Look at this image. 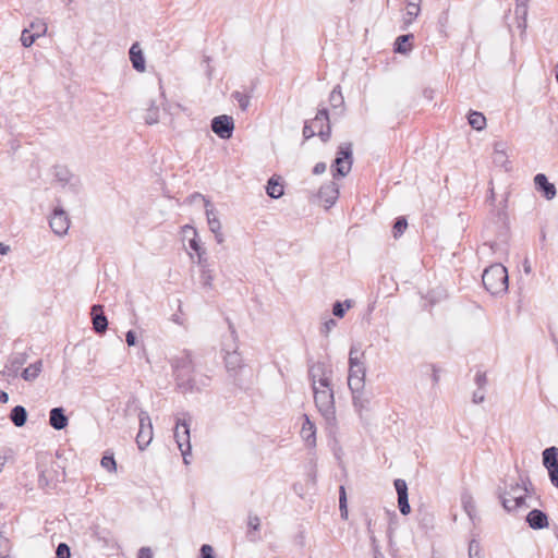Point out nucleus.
I'll list each match as a JSON object with an SVG mask.
<instances>
[{"label": "nucleus", "mask_w": 558, "mask_h": 558, "mask_svg": "<svg viewBox=\"0 0 558 558\" xmlns=\"http://www.w3.org/2000/svg\"><path fill=\"white\" fill-rule=\"evenodd\" d=\"M171 366L173 368L177 386L182 392L196 389V383L193 377L194 363L190 351L184 350L181 355L172 359Z\"/></svg>", "instance_id": "nucleus-1"}, {"label": "nucleus", "mask_w": 558, "mask_h": 558, "mask_svg": "<svg viewBox=\"0 0 558 558\" xmlns=\"http://www.w3.org/2000/svg\"><path fill=\"white\" fill-rule=\"evenodd\" d=\"M302 133L304 141L317 135L322 142L327 143L331 137V126L327 108L323 107L318 109L313 119L306 120Z\"/></svg>", "instance_id": "nucleus-2"}, {"label": "nucleus", "mask_w": 558, "mask_h": 558, "mask_svg": "<svg viewBox=\"0 0 558 558\" xmlns=\"http://www.w3.org/2000/svg\"><path fill=\"white\" fill-rule=\"evenodd\" d=\"M366 367L364 363V352L360 347L353 344L349 352V389L359 390L365 386Z\"/></svg>", "instance_id": "nucleus-3"}, {"label": "nucleus", "mask_w": 558, "mask_h": 558, "mask_svg": "<svg viewBox=\"0 0 558 558\" xmlns=\"http://www.w3.org/2000/svg\"><path fill=\"white\" fill-rule=\"evenodd\" d=\"M484 288L493 295L504 293L508 289V272L504 265L495 263L487 267L482 276Z\"/></svg>", "instance_id": "nucleus-4"}, {"label": "nucleus", "mask_w": 558, "mask_h": 558, "mask_svg": "<svg viewBox=\"0 0 558 558\" xmlns=\"http://www.w3.org/2000/svg\"><path fill=\"white\" fill-rule=\"evenodd\" d=\"M314 395V402L328 424H332L336 421V407H335V393L332 386L320 387L314 386L312 387Z\"/></svg>", "instance_id": "nucleus-5"}, {"label": "nucleus", "mask_w": 558, "mask_h": 558, "mask_svg": "<svg viewBox=\"0 0 558 558\" xmlns=\"http://www.w3.org/2000/svg\"><path fill=\"white\" fill-rule=\"evenodd\" d=\"M352 162V144H341L338 148L337 157L333 163L331 165L333 178L345 177L351 171Z\"/></svg>", "instance_id": "nucleus-6"}, {"label": "nucleus", "mask_w": 558, "mask_h": 558, "mask_svg": "<svg viewBox=\"0 0 558 558\" xmlns=\"http://www.w3.org/2000/svg\"><path fill=\"white\" fill-rule=\"evenodd\" d=\"M332 369L325 362L308 361V379L312 387H327L331 384Z\"/></svg>", "instance_id": "nucleus-7"}, {"label": "nucleus", "mask_w": 558, "mask_h": 558, "mask_svg": "<svg viewBox=\"0 0 558 558\" xmlns=\"http://www.w3.org/2000/svg\"><path fill=\"white\" fill-rule=\"evenodd\" d=\"M173 437L181 451L184 463L189 464L187 456L191 453L190 425L184 418L177 420Z\"/></svg>", "instance_id": "nucleus-8"}, {"label": "nucleus", "mask_w": 558, "mask_h": 558, "mask_svg": "<svg viewBox=\"0 0 558 558\" xmlns=\"http://www.w3.org/2000/svg\"><path fill=\"white\" fill-rule=\"evenodd\" d=\"M140 428L136 435V444L140 450H144L153 439V424L148 412L141 410L138 413Z\"/></svg>", "instance_id": "nucleus-9"}, {"label": "nucleus", "mask_w": 558, "mask_h": 558, "mask_svg": "<svg viewBox=\"0 0 558 558\" xmlns=\"http://www.w3.org/2000/svg\"><path fill=\"white\" fill-rule=\"evenodd\" d=\"M210 128L221 140H229L234 131L233 118L227 114L217 116L211 120Z\"/></svg>", "instance_id": "nucleus-10"}, {"label": "nucleus", "mask_w": 558, "mask_h": 558, "mask_svg": "<svg viewBox=\"0 0 558 558\" xmlns=\"http://www.w3.org/2000/svg\"><path fill=\"white\" fill-rule=\"evenodd\" d=\"M204 206L209 230L214 233L217 243L221 244L225 241V236L221 231V222L217 216V211L209 199H204Z\"/></svg>", "instance_id": "nucleus-11"}, {"label": "nucleus", "mask_w": 558, "mask_h": 558, "mask_svg": "<svg viewBox=\"0 0 558 558\" xmlns=\"http://www.w3.org/2000/svg\"><path fill=\"white\" fill-rule=\"evenodd\" d=\"M49 225L57 235L66 234L70 227L68 214L61 207H56L49 220Z\"/></svg>", "instance_id": "nucleus-12"}, {"label": "nucleus", "mask_w": 558, "mask_h": 558, "mask_svg": "<svg viewBox=\"0 0 558 558\" xmlns=\"http://www.w3.org/2000/svg\"><path fill=\"white\" fill-rule=\"evenodd\" d=\"M90 315L95 332L104 333L108 328V319L104 313V306L100 304L93 305Z\"/></svg>", "instance_id": "nucleus-13"}, {"label": "nucleus", "mask_w": 558, "mask_h": 558, "mask_svg": "<svg viewBox=\"0 0 558 558\" xmlns=\"http://www.w3.org/2000/svg\"><path fill=\"white\" fill-rule=\"evenodd\" d=\"M318 197L327 204V207L332 206L339 197V187L337 183L330 181L320 186Z\"/></svg>", "instance_id": "nucleus-14"}, {"label": "nucleus", "mask_w": 558, "mask_h": 558, "mask_svg": "<svg viewBox=\"0 0 558 558\" xmlns=\"http://www.w3.org/2000/svg\"><path fill=\"white\" fill-rule=\"evenodd\" d=\"M534 184L536 190L541 192L546 199H553L556 196L555 185L548 182L544 173H537L534 177Z\"/></svg>", "instance_id": "nucleus-15"}, {"label": "nucleus", "mask_w": 558, "mask_h": 558, "mask_svg": "<svg viewBox=\"0 0 558 558\" xmlns=\"http://www.w3.org/2000/svg\"><path fill=\"white\" fill-rule=\"evenodd\" d=\"M525 520L529 526L533 530H542L548 526V515L538 509L531 510Z\"/></svg>", "instance_id": "nucleus-16"}, {"label": "nucleus", "mask_w": 558, "mask_h": 558, "mask_svg": "<svg viewBox=\"0 0 558 558\" xmlns=\"http://www.w3.org/2000/svg\"><path fill=\"white\" fill-rule=\"evenodd\" d=\"M301 437L307 447L314 448L316 446V427L306 414H304V422L301 428Z\"/></svg>", "instance_id": "nucleus-17"}, {"label": "nucleus", "mask_w": 558, "mask_h": 558, "mask_svg": "<svg viewBox=\"0 0 558 558\" xmlns=\"http://www.w3.org/2000/svg\"><path fill=\"white\" fill-rule=\"evenodd\" d=\"M49 424L52 428H54L57 430H61L68 426L69 418L65 415L63 408L59 407V408H53L50 410Z\"/></svg>", "instance_id": "nucleus-18"}, {"label": "nucleus", "mask_w": 558, "mask_h": 558, "mask_svg": "<svg viewBox=\"0 0 558 558\" xmlns=\"http://www.w3.org/2000/svg\"><path fill=\"white\" fill-rule=\"evenodd\" d=\"M225 364L227 371L232 376H235L238 374V371L241 369L243 366V360L238 350L227 352V354L225 355Z\"/></svg>", "instance_id": "nucleus-19"}, {"label": "nucleus", "mask_w": 558, "mask_h": 558, "mask_svg": "<svg viewBox=\"0 0 558 558\" xmlns=\"http://www.w3.org/2000/svg\"><path fill=\"white\" fill-rule=\"evenodd\" d=\"M526 495L527 494L525 493V495L513 496L512 499H510V498L506 497L505 493H499V500H500L502 507L505 508V510L510 512V511L517 510L521 507H526V504H525Z\"/></svg>", "instance_id": "nucleus-20"}, {"label": "nucleus", "mask_w": 558, "mask_h": 558, "mask_svg": "<svg viewBox=\"0 0 558 558\" xmlns=\"http://www.w3.org/2000/svg\"><path fill=\"white\" fill-rule=\"evenodd\" d=\"M352 393V401L354 409L362 414V411L368 410L369 398L364 392V388H360L359 390L350 389Z\"/></svg>", "instance_id": "nucleus-21"}, {"label": "nucleus", "mask_w": 558, "mask_h": 558, "mask_svg": "<svg viewBox=\"0 0 558 558\" xmlns=\"http://www.w3.org/2000/svg\"><path fill=\"white\" fill-rule=\"evenodd\" d=\"M129 54L133 68L138 72H143L145 70V59L137 43L131 46Z\"/></svg>", "instance_id": "nucleus-22"}, {"label": "nucleus", "mask_w": 558, "mask_h": 558, "mask_svg": "<svg viewBox=\"0 0 558 558\" xmlns=\"http://www.w3.org/2000/svg\"><path fill=\"white\" fill-rule=\"evenodd\" d=\"M522 485L520 483L511 484L509 487V490H502L501 487H498L497 495L499 496V493H505L506 497L512 499L513 496H519L517 493L518 490L522 489L526 494H530V488H532L531 481L526 477V480H521Z\"/></svg>", "instance_id": "nucleus-23"}, {"label": "nucleus", "mask_w": 558, "mask_h": 558, "mask_svg": "<svg viewBox=\"0 0 558 558\" xmlns=\"http://www.w3.org/2000/svg\"><path fill=\"white\" fill-rule=\"evenodd\" d=\"M27 411L23 405H15L10 412V420L16 427H22L27 421Z\"/></svg>", "instance_id": "nucleus-24"}, {"label": "nucleus", "mask_w": 558, "mask_h": 558, "mask_svg": "<svg viewBox=\"0 0 558 558\" xmlns=\"http://www.w3.org/2000/svg\"><path fill=\"white\" fill-rule=\"evenodd\" d=\"M543 464L546 469L558 468V448L553 446L543 451Z\"/></svg>", "instance_id": "nucleus-25"}, {"label": "nucleus", "mask_w": 558, "mask_h": 558, "mask_svg": "<svg viewBox=\"0 0 558 558\" xmlns=\"http://www.w3.org/2000/svg\"><path fill=\"white\" fill-rule=\"evenodd\" d=\"M41 368L43 362L41 360H38L35 363L29 364L26 368H24L21 376L26 381H33L39 376Z\"/></svg>", "instance_id": "nucleus-26"}, {"label": "nucleus", "mask_w": 558, "mask_h": 558, "mask_svg": "<svg viewBox=\"0 0 558 558\" xmlns=\"http://www.w3.org/2000/svg\"><path fill=\"white\" fill-rule=\"evenodd\" d=\"M469 124L476 131H482L486 126V118L482 112L471 110L468 114Z\"/></svg>", "instance_id": "nucleus-27"}, {"label": "nucleus", "mask_w": 558, "mask_h": 558, "mask_svg": "<svg viewBox=\"0 0 558 558\" xmlns=\"http://www.w3.org/2000/svg\"><path fill=\"white\" fill-rule=\"evenodd\" d=\"M266 193L271 198H279L283 195V185L279 182V179L272 177L268 180Z\"/></svg>", "instance_id": "nucleus-28"}, {"label": "nucleus", "mask_w": 558, "mask_h": 558, "mask_svg": "<svg viewBox=\"0 0 558 558\" xmlns=\"http://www.w3.org/2000/svg\"><path fill=\"white\" fill-rule=\"evenodd\" d=\"M413 38H414V36L412 34H405V35L399 36L395 43V52L405 54L409 51H411L410 40Z\"/></svg>", "instance_id": "nucleus-29"}, {"label": "nucleus", "mask_w": 558, "mask_h": 558, "mask_svg": "<svg viewBox=\"0 0 558 558\" xmlns=\"http://www.w3.org/2000/svg\"><path fill=\"white\" fill-rule=\"evenodd\" d=\"M53 171V175L56 180L62 185L65 186L68 183H70L73 174L65 166H56Z\"/></svg>", "instance_id": "nucleus-30"}, {"label": "nucleus", "mask_w": 558, "mask_h": 558, "mask_svg": "<svg viewBox=\"0 0 558 558\" xmlns=\"http://www.w3.org/2000/svg\"><path fill=\"white\" fill-rule=\"evenodd\" d=\"M493 161L496 166L506 167L508 157L502 143H496L494 147Z\"/></svg>", "instance_id": "nucleus-31"}, {"label": "nucleus", "mask_w": 558, "mask_h": 558, "mask_svg": "<svg viewBox=\"0 0 558 558\" xmlns=\"http://www.w3.org/2000/svg\"><path fill=\"white\" fill-rule=\"evenodd\" d=\"M247 538L251 542H256L258 537L254 534V532H257L260 527V519L256 514H248L247 518Z\"/></svg>", "instance_id": "nucleus-32"}, {"label": "nucleus", "mask_w": 558, "mask_h": 558, "mask_svg": "<svg viewBox=\"0 0 558 558\" xmlns=\"http://www.w3.org/2000/svg\"><path fill=\"white\" fill-rule=\"evenodd\" d=\"M515 15L522 19V22L518 24V27L523 31L526 27V15H527V2L529 0H515Z\"/></svg>", "instance_id": "nucleus-33"}, {"label": "nucleus", "mask_w": 558, "mask_h": 558, "mask_svg": "<svg viewBox=\"0 0 558 558\" xmlns=\"http://www.w3.org/2000/svg\"><path fill=\"white\" fill-rule=\"evenodd\" d=\"M27 361V355L25 353H16L10 357L7 367L10 372H17L22 365H24Z\"/></svg>", "instance_id": "nucleus-34"}, {"label": "nucleus", "mask_w": 558, "mask_h": 558, "mask_svg": "<svg viewBox=\"0 0 558 558\" xmlns=\"http://www.w3.org/2000/svg\"><path fill=\"white\" fill-rule=\"evenodd\" d=\"M329 102L333 109L342 108L344 106V98L341 93V87L339 85L335 86L329 95Z\"/></svg>", "instance_id": "nucleus-35"}, {"label": "nucleus", "mask_w": 558, "mask_h": 558, "mask_svg": "<svg viewBox=\"0 0 558 558\" xmlns=\"http://www.w3.org/2000/svg\"><path fill=\"white\" fill-rule=\"evenodd\" d=\"M462 506L470 517V519H473L474 512H475V504L472 498V496L468 493H464L461 497Z\"/></svg>", "instance_id": "nucleus-36"}, {"label": "nucleus", "mask_w": 558, "mask_h": 558, "mask_svg": "<svg viewBox=\"0 0 558 558\" xmlns=\"http://www.w3.org/2000/svg\"><path fill=\"white\" fill-rule=\"evenodd\" d=\"M214 281V275L211 269H209V265H204L201 274V282L204 288L211 289Z\"/></svg>", "instance_id": "nucleus-37"}, {"label": "nucleus", "mask_w": 558, "mask_h": 558, "mask_svg": "<svg viewBox=\"0 0 558 558\" xmlns=\"http://www.w3.org/2000/svg\"><path fill=\"white\" fill-rule=\"evenodd\" d=\"M232 98L234 100L238 101L239 104V107L241 108V110L245 111L247 110L248 106H250V101H251V96L250 95H246V94H243L241 92H233L232 93Z\"/></svg>", "instance_id": "nucleus-38"}, {"label": "nucleus", "mask_w": 558, "mask_h": 558, "mask_svg": "<svg viewBox=\"0 0 558 558\" xmlns=\"http://www.w3.org/2000/svg\"><path fill=\"white\" fill-rule=\"evenodd\" d=\"M408 227V221L405 219V217H398L396 220H395V223L392 226V233H393V236L395 238H399L400 235L403 234V232L405 231Z\"/></svg>", "instance_id": "nucleus-39"}, {"label": "nucleus", "mask_w": 558, "mask_h": 558, "mask_svg": "<svg viewBox=\"0 0 558 558\" xmlns=\"http://www.w3.org/2000/svg\"><path fill=\"white\" fill-rule=\"evenodd\" d=\"M469 558H484L481 544L476 539H471L469 543Z\"/></svg>", "instance_id": "nucleus-40"}, {"label": "nucleus", "mask_w": 558, "mask_h": 558, "mask_svg": "<svg viewBox=\"0 0 558 558\" xmlns=\"http://www.w3.org/2000/svg\"><path fill=\"white\" fill-rule=\"evenodd\" d=\"M351 307V301L347 300L344 303L337 301L332 306V314L336 317L342 318L345 314V311Z\"/></svg>", "instance_id": "nucleus-41"}, {"label": "nucleus", "mask_w": 558, "mask_h": 558, "mask_svg": "<svg viewBox=\"0 0 558 558\" xmlns=\"http://www.w3.org/2000/svg\"><path fill=\"white\" fill-rule=\"evenodd\" d=\"M31 31L37 36H44L47 33V24L43 20H36L31 23Z\"/></svg>", "instance_id": "nucleus-42"}, {"label": "nucleus", "mask_w": 558, "mask_h": 558, "mask_svg": "<svg viewBox=\"0 0 558 558\" xmlns=\"http://www.w3.org/2000/svg\"><path fill=\"white\" fill-rule=\"evenodd\" d=\"M36 38H38L31 29L28 28H25L23 29L22 32V35H21V43L24 47H31Z\"/></svg>", "instance_id": "nucleus-43"}, {"label": "nucleus", "mask_w": 558, "mask_h": 558, "mask_svg": "<svg viewBox=\"0 0 558 558\" xmlns=\"http://www.w3.org/2000/svg\"><path fill=\"white\" fill-rule=\"evenodd\" d=\"M11 554V542L8 537L0 535V558H8Z\"/></svg>", "instance_id": "nucleus-44"}, {"label": "nucleus", "mask_w": 558, "mask_h": 558, "mask_svg": "<svg viewBox=\"0 0 558 558\" xmlns=\"http://www.w3.org/2000/svg\"><path fill=\"white\" fill-rule=\"evenodd\" d=\"M100 464L104 469H106L109 472H114L117 470V463L113 454H105L101 458Z\"/></svg>", "instance_id": "nucleus-45"}, {"label": "nucleus", "mask_w": 558, "mask_h": 558, "mask_svg": "<svg viewBox=\"0 0 558 558\" xmlns=\"http://www.w3.org/2000/svg\"><path fill=\"white\" fill-rule=\"evenodd\" d=\"M339 508H340L341 517L347 518L348 509H347V495H345L344 486H340V489H339Z\"/></svg>", "instance_id": "nucleus-46"}, {"label": "nucleus", "mask_w": 558, "mask_h": 558, "mask_svg": "<svg viewBox=\"0 0 558 558\" xmlns=\"http://www.w3.org/2000/svg\"><path fill=\"white\" fill-rule=\"evenodd\" d=\"M159 109L154 104L147 109L145 121L147 124H154L158 122Z\"/></svg>", "instance_id": "nucleus-47"}, {"label": "nucleus", "mask_w": 558, "mask_h": 558, "mask_svg": "<svg viewBox=\"0 0 558 558\" xmlns=\"http://www.w3.org/2000/svg\"><path fill=\"white\" fill-rule=\"evenodd\" d=\"M393 485H395L396 492L398 494V498L409 496L408 495V485L404 480L397 478V480H395Z\"/></svg>", "instance_id": "nucleus-48"}, {"label": "nucleus", "mask_w": 558, "mask_h": 558, "mask_svg": "<svg viewBox=\"0 0 558 558\" xmlns=\"http://www.w3.org/2000/svg\"><path fill=\"white\" fill-rule=\"evenodd\" d=\"M184 229H190L193 231L194 233V236L190 240V247L195 252V253H199V251L204 250L199 243V240L197 239V232H196V229H194L193 227L186 225L184 227Z\"/></svg>", "instance_id": "nucleus-49"}, {"label": "nucleus", "mask_w": 558, "mask_h": 558, "mask_svg": "<svg viewBox=\"0 0 558 558\" xmlns=\"http://www.w3.org/2000/svg\"><path fill=\"white\" fill-rule=\"evenodd\" d=\"M56 558H71V550L68 544L60 543L56 549Z\"/></svg>", "instance_id": "nucleus-50"}, {"label": "nucleus", "mask_w": 558, "mask_h": 558, "mask_svg": "<svg viewBox=\"0 0 558 558\" xmlns=\"http://www.w3.org/2000/svg\"><path fill=\"white\" fill-rule=\"evenodd\" d=\"M398 507H399L400 512L403 515L409 514L410 511H411V507H410V504H409V496L399 497L398 498Z\"/></svg>", "instance_id": "nucleus-51"}, {"label": "nucleus", "mask_w": 558, "mask_h": 558, "mask_svg": "<svg viewBox=\"0 0 558 558\" xmlns=\"http://www.w3.org/2000/svg\"><path fill=\"white\" fill-rule=\"evenodd\" d=\"M426 368L428 372H430V379L433 381V385H437L440 379L438 367L434 364H430V365L426 366Z\"/></svg>", "instance_id": "nucleus-52"}, {"label": "nucleus", "mask_w": 558, "mask_h": 558, "mask_svg": "<svg viewBox=\"0 0 558 558\" xmlns=\"http://www.w3.org/2000/svg\"><path fill=\"white\" fill-rule=\"evenodd\" d=\"M336 325H337V322L332 318H329L323 324V326L320 328V332L323 335L327 336L330 332V330L336 327Z\"/></svg>", "instance_id": "nucleus-53"}, {"label": "nucleus", "mask_w": 558, "mask_h": 558, "mask_svg": "<svg viewBox=\"0 0 558 558\" xmlns=\"http://www.w3.org/2000/svg\"><path fill=\"white\" fill-rule=\"evenodd\" d=\"M475 384L480 389H483L487 384V376L484 372H477L475 375Z\"/></svg>", "instance_id": "nucleus-54"}, {"label": "nucleus", "mask_w": 558, "mask_h": 558, "mask_svg": "<svg viewBox=\"0 0 558 558\" xmlns=\"http://www.w3.org/2000/svg\"><path fill=\"white\" fill-rule=\"evenodd\" d=\"M201 558H215L214 549L210 545L204 544L201 547Z\"/></svg>", "instance_id": "nucleus-55"}, {"label": "nucleus", "mask_w": 558, "mask_h": 558, "mask_svg": "<svg viewBox=\"0 0 558 558\" xmlns=\"http://www.w3.org/2000/svg\"><path fill=\"white\" fill-rule=\"evenodd\" d=\"M420 13V3L418 2H408V14L410 16L416 17Z\"/></svg>", "instance_id": "nucleus-56"}, {"label": "nucleus", "mask_w": 558, "mask_h": 558, "mask_svg": "<svg viewBox=\"0 0 558 558\" xmlns=\"http://www.w3.org/2000/svg\"><path fill=\"white\" fill-rule=\"evenodd\" d=\"M125 341L129 347H134L137 342L136 333L133 330H129L125 335Z\"/></svg>", "instance_id": "nucleus-57"}, {"label": "nucleus", "mask_w": 558, "mask_h": 558, "mask_svg": "<svg viewBox=\"0 0 558 558\" xmlns=\"http://www.w3.org/2000/svg\"><path fill=\"white\" fill-rule=\"evenodd\" d=\"M551 484L558 488V468L547 469Z\"/></svg>", "instance_id": "nucleus-58"}, {"label": "nucleus", "mask_w": 558, "mask_h": 558, "mask_svg": "<svg viewBox=\"0 0 558 558\" xmlns=\"http://www.w3.org/2000/svg\"><path fill=\"white\" fill-rule=\"evenodd\" d=\"M485 399V393L483 389H480L473 393V402L474 403H482Z\"/></svg>", "instance_id": "nucleus-59"}, {"label": "nucleus", "mask_w": 558, "mask_h": 558, "mask_svg": "<svg viewBox=\"0 0 558 558\" xmlns=\"http://www.w3.org/2000/svg\"><path fill=\"white\" fill-rule=\"evenodd\" d=\"M137 558H153V553L148 547H142L138 550Z\"/></svg>", "instance_id": "nucleus-60"}, {"label": "nucleus", "mask_w": 558, "mask_h": 558, "mask_svg": "<svg viewBox=\"0 0 558 558\" xmlns=\"http://www.w3.org/2000/svg\"><path fill=\"white\" fill-rule=\"evenodd\" d=\"M326 171V163L325 162H317L313 168V173L315 175L322 174Z\"/></svg>", "instance_id": "nucleus-61"}, {"label": "nucleus", "mask_w": 558, "mask_h": 558, "mask_svg": "<svg viewBox=\"0 0 558 558\" xmlns=\"http://www.w3.org/2000/svg\"><path fill=\"white\" fill-rule=\"evenodd\" d=\"M205 250H202L199 251V253H196L198 257L197 263L202 267V269L204 268V265H208L207 259L205 258Z\"/></svg>", "instance_id": "nucleus-62"}, {"label": "nucleus", "mask_w": 558, "mask_h": 558, "mask_svg": "<svg viewBox=\"0 0 558 558\" xmlns=\"http://www.w3.org/2000/svg\"><path fill=\"white\" fill-rule=\"evenodd\" d=\"M196 199H202L204 202V199H207L205 196H203L201 193H193L192 195H190L187 198H186V202L189 203H193L195 202Z\"/></svg>", "instance_id": "nucleus-63"}, {"label": "nucleus", "mask_w": 558, "mask_h": 558, "mask_svg": "<svg viewBox=\"0 0 558 558\" xmlns=\"http://www.w3.org/2000/svg\"><path fill=\"white\" fill-rule=\"evenodd\" d=\"M10 251V246L0 242V254L5 255Z\"/></svg>", "instance_id": "nucleus-64"}]
</instances>
